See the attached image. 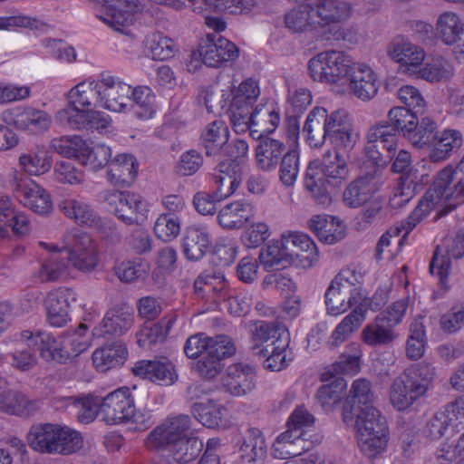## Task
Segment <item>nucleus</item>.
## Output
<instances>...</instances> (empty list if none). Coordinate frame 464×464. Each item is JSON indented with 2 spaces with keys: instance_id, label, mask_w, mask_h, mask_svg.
<instances>
[{
  "instance_id": "9d476101",
  "label": "nucleus",
  "mask_w": 464,
  "mask_h": 464,
  "mask_svg": "<svg viewBox=\"0 0 464 464\" xmlns=\"http://www.w3.org/2000/svg\"><path fill=\"white\" fill-rule=\"evenodd\" d=\"M111 211L127 225L141 223L148 212V204L139 194L130 191H117L106 197Z\"/></svg>"
},
{
  "instance_id": "5fc2aeb1",
  "label": "nucleus",
  "mask_w": 464,
  "mask_h": 464,
  "mask_svg": "<svg viewBox=\"0 0 464 464\" xmlns=\"http://www.w3.org/2000/svg\"><path fill=\"white\" fill-rule=\"evenodd\" d=\"M382 318L375 317L362 331V339L364 343L372 347H380L391 344L397 337L395 330L391 329L382 323Z\"/></svg>"
},
{
  "instance_id": "a211bd4d",
  "label": "nucleus",
  "mask_w": 464,
  "mask_h": 464,
  "mask_svg": "<svg viewBox=\"0 0 464 464\" xmlns=\"http://www.w3.org/2000/svg\"><path fill=\"white\" fill-rule=\"evenodd\" d=\"M290 343V334L288 331H283L278 340H274L263 347L258 344H252L251 350L254 354L266 357L264 361L265 368L273 372H278L285 369L289 362L293 360L292 353L287 351Z\"/></svg>"
},
{
  "instance_id": "7ed1b4c3",
  "label": "nucleus",
  "mask_w": 464,
  "mask_h": 464,
  "mask_svg": "<svg viewBox=\"0 0 464 464\" xmlns=\"http://www.w3.org/2000/svg\"><path fill=\"white\" fill-rule=\"evenodd\" d=\"M298 7L285 16L286 27L293 33H302L330 23L343 22L351 14V5L342 0H300Z\"/></svg>"
},
{
  "instance_id": "4d7b16f0",
  "label": "nucleus",
  "mask_w": 464,
  "mask_h": 464,
  "mask_svg": "<svg viewBox=\"0 0 464 464\" xmlns=\"http://www.w3.org/2000/svg\"><path fill=\"white\" fill-rule=\"evenodd\" d=\"M226 409L217 404L213 400L207 402H195L191 407V413L203 426L216 429L224 426L223 413Z\"/></svg>"
},
{
  "instance_id": "f03ea898",
  "label": "nucleus",
  "mask_w": 464,
  "mask_h": 464,
  "mask_svg": "<svg viewBox=\"0 0 464 464\" xmlns=\"http://www.w3.org/2000/svg\"><path fill=\"white\" fill-rule=\"evenodd\" d=\"M97 82H81L68 92V105L58 111L57 120L72 129L106 128L108 120L92 108L100 107Z\"/></svg>"
},
{
  "instance_id": "cd10ccee",
  "label": "nucleus",
  "mask_w": 464,
  "mask_h": 464,
  "mask_svg": "<svg viewBox=\"0 0 464 464\" xmlns=\"http://www.w3.org/2000/svg\"><path fill=\"white\" fill-rule=\"evenodd\" d=\"M374 393L372 384L365 379H358L353 382L350 395L343 407V420L346 424L353 423L354 413L364 411L366 407L374 408Z\"/></svg>"
},
{
  "instance_id": "20e7f679",
  "label": "nucleus",
  "mask_w": 464,
  "mask_h": 464,
  "mask_svg": "<svg viewBox=\"0 0 464 464\" xmlns=\"http://www.w3.org/2000/svg\"><path fill=\"white\" fill-rule=\"evenodd\" d=\"M30 447L37 452L69 455L82 448L80 432L60 424L40 423L31 427L27 434Z\"/></svg>"
},
{
  "instance_id": "393cba45",
  "label": "nucleus",
  "mask_w": 464,
  "mask_h": 464,
  "mask_svg": "<svg viewBox=\"0 0 464 464\" xmlns=\"http://www.w3.org/2000/svg\"><path fill=\"white\" fill-rule=\"evenodd\" d=\"M132 372L144 380L165 386L173 384L178 379L174 365L167 359L139 361Z\"/></svg>"
},
{
  "instance_id": "37998d69",
  "label": "nucleus",
  "mask_w": 464,
  "mask_h": 464,
  "mask_svg": "<svg viewBox=\"0 0 464 464\" xmlns=\"http://www.w3.org/2000/svg\"><path fill=\"white\" fill-rule=\"evenodd\" d=\"M127 353V348L124 343L118 341L96 349L92 358L98 371L107 372L122 364Z\"/></svg>"
},
{
  "instance_id": "7c9ffc66",
  "label": "nucleus",
  "mask_w": 464,
  "mask_h": 464,
  "mask_svg": "<svg viewBox=\"0 0 464 464\" xmlns=\"http://www.w3.org/2000/svg\"><path fill=\"white\" fill-rule=\"evenodd\" d=\"M350 90L358 99L367 102L374 98L380 87L376 73L365 64H357L350 76Z\"/></svg>"
},
{
  "instance_id": "bb28decb",
  "label": "nucleus",
  "mask_w": 464,
  "mask_h": 464,
  "mask_svg": "<svg viewBox=\"0 0 464 464\" xmlns=\"http://www.w3.org/2000/svg\"><path fill=\"white\" fill-rule=\"evenodd\" d=\"M448 203V206L450 209H453L450 203H453L451 199L446 195L439 193V191H433V184L420 200L418 206L411 213V215L407 218L405 221L401 223V227H397L394 228L395 235L399 236L401 230H404L405 233L402 236V239H404L408 234L425 218L432 208L440 204Z\"/></svg>"
},
{
  "instance_id": "b1692460",
  "label": "nucleus",
  "mask_w": 464,
  "mask_h": 464,
  "mask_svg": "<svg viewBox=\"0 0 464 464\" xmlns=\"http://www.w3.org/2000/svg\"><path fill=\"white\" fill-rule=\"evenodd\" d=\"M242 464H264L267 445L263 432L254 427L247 428L237 441Z\"/></svg>"
},
{
  "instance_id": "ea45409f",
  "label": "nucleus",
  "mask_w": 464,
  "mask_h": 464,
  "mask_svg": "<svg viewBox=\"0 0 464 464\" xmlns=\"http://www.w3.org/2000/svg\"><path fill=\"white\" fill-rule=\"evenodd\" d=\"M439 39L446 45H460L464 35V22L453 12L441 14L436 24Z\"/></svg>"
},
{
  "instance_id": "79ce46f5",
  "label": "nucleus",
  "mask_w": 464,
  "mask_h": 464,
  "mask_svg": "<svg viewBox=\"0 0 464 464\" xmlns=\"http://www.w3.org/2000/svg\"><path fill=\"white\" fill-rule=\"evenodd\" d=\"M365 313L366 309L360 304L346 315L326 341L328 348L333 350L344 343L348 336L361 326L365 319Z\"/></svg>"
},
{
  "instance_id": "de8ad7c7",
  "label": "nucleus",
  "mask_w": 464,
  "mask_h": 464,
  "mask_svg": "<svg viewBox=\"0 0 464 464\" xmlns=\"http://www.w3.org/2000/svg\"><path fill=\"white\" fill-rule=\"evenodd\" d=\"M462 134L457 130H445L437 135L436 140L431 144L432 148L429 157L432 162L442 161L451 156L462 145Z\"/></svg>"
},
{
  "instance_id": "39448f33",
  "label": "nucleus",
  "mask_w": 464,
  "mask_h": 464,
  "mask_svg": "<svg viewBox=\"0 0 464 464\" xmlns=\"http://www.w3.org/2000/svg\"><path fill=\"white\" fill-rule=\"evenodd\" d=\"M358 433V444L369 458L383 453L390 439V430L385 416L377 408L366 407L354 413L353 423Z\"/></svg>"
},
{
  "instance_id": "8fccbe9b",
  "label": "nucleus",
  "mask_w": 464,
  "mask_h": 464,
  "mask_svg": "<svg viewBox=\"0 0 464 464\" xmlns=\"http://www.w3.org/2000/svg\"><path fill=\"white\" fill-rule=\"evenodd\" d=\"M285 236L283 235L281 240L275 241L260 250L259 261L266 270H280L292 266L288 250L285 249Z\"/></svg>"
},
{
  "instance_id": "c9c22d12",
  "label": "nucleus",
  "mask_w": 464,
  "mask_h": 464,
  "mask_svg": "<svg viewBox=\"0 0 464 464\" xmlns=\"http://www.w3.org/2000/svg\"><path fill=\"white\" fill-rule=\"evenodd\" d=\"M228 140L227 125L221 120H216L205 127L200 136V144L207 157H220Z\"/></svg>"
},
{
  "instance_id": "6ab92c4d",
  "label": "nucleus",
  "mask_w": 464,
  "mask_h": 464,
  "mask_svg": "<svg viewBox=\"0 0 464 464\" xmlns=\"http://www.w3.org/2000/svg\"><path fill=\"white\" fill-rule=\"evenodd\" d=\"M76 293L68 287H59L48 293L44 304L49 324L63 327L70 320L71 304L76 301Z\"/></svg>"
},
{
  "instance_id": "49530a36",
  "label": "nucleus",
  "mask_w": 464,
  "mask_h": 464,
  "mask_svg": "<svg viewBox=\"0 0 464 464\" xmlns=\"http://www.w3.org/2000/svg\"><path fill=\"white\" fill-rule=\"evenodd\" d=\"M328 111L323 107H314L308 114L304 130L307 132V141L312 147H320L327 140Z\"/></svg>"
},
{
  "instance_id": "f3484780",
  "label": "nucleus",
  "mask_w": 464,
  "mask_h": 464,
  "mask_svg": "<svg viewBox=\"0 0 464 464\" xmlns=\"http://www.w3.org/2000/svg\"><path fill=\"white\" fill-rule=\"evenodd\" d=\"M21 338L29 348L36 347L44 361L58 363L68 362L67 346L64 347L63 338L58 341L53 334L41 331H23Z\"/></svg>"
},
{
  "instance_id": "72a5a7b5",
  "label": "nucleus",
  "mask_w": 464,
  "mask_h": 464,
  "mask_svg": "<svg viewBox=\"0 0 464 464\" xmlns=\"http://www.w3.org/2000/svg\"><path fill=\"white\" fill-rule=\"evenodd\" d=\"M213 179L217 185L218 198L223 200L231 196L241 183L240 165L233 161H220L215 168Z\"/></svg>"
},
{
  "instance_id": "69168bd1",
  "label": "nucleus",
  "mask_w": 464,
  "mask_h": 464,
  "mask_svg": "<svg viewBox=\"0 0 464 464\" xmlns=\"http://www.w3.org/2000/svg\"><path fill=\"white\" fill-rule=\"evenodd\" d=\"M300 170V155L296 149L286 151L279 166V180L285 188H291L297 180Z\"/></svg>"
},
{
  "instance_id": "864d4df0",
  "label": "nucleus",
  "mask_w": 464,
  "mask_h": 464,
  "mask_svg": "<svg viewBox=\"0 0 464 464\" xmlns=\"http://www.w3.org/2000/svg\"><path fill=\"white\" fill-rule=\"evenodd\" d=\"M51 121V117L46 111L34 108L19 110L14 117V124L16 128L32 132L46 130L50 127Z\"/></svg>"
},
{
  "instance_id": "aec40b11",
  "label": "nucleus",
  "mask_w": 464,
  "mask_h": 464,
  "mask_svg": "<svg viewBox=\"0 0 464 464\" xmlns=\"http://www.w3.org/2000/svg\"><path fill=\"white\" fill-rule=\"evenodd\" d=\"M327 140L338 150H350L356 142L353 133L351 119L343 109L328 112L327 117Z\"/></svg>"
},
{
  "instance_id": "e2e57ef3",
  "label": "nucleus",
  "mask_w": 464,
  "mask_h": 464,
  "mask_svg": "<svg viewBox=\"0 0 464 464\" xmlns=\"http://www.w3.org/2000/svg\"><path fill=\"white\" fill-rule=\"evenodd\" d=\"M284 330L288 331L285 325L278 322L257 321L250 330L252 343L263 347L278 340Z\"/></svg>"
},
{
  "instance_id": "0e129e2a",
  "label": "nucleus",
  "mask_w": 464,
  "mask_h": 464,
  "mask_svg": "<svg viewBox=\"0 0 464 464\" xmlns=\"http://www.w3.org/2000/svg\"><path fill=\"white\" fill-rule=\"evenodd\" d=\"M19 163L22 168L30 175H41L47 172L53 163L52 157L44 150L29 151L19 157Z\"/></svg>"
},
{
  "instance_id": "0eeeda50",
  "label": "nucleus",
  "mask_w": 464,
  "mask_h": 464,
  "mask_svg": "<svg viewBox=\"0 0 464 464\" xmlns=\"http://www.w3.org/2000/svg\"><path fill=\"white\" fill-rule=\"evenodd\" d=\"M254 103L246 96L237 93L233 96L227 110L230 111L234 126L237 128L243 124L251 129L253 126L268 122L270 126H267L263 132L272 133L279 124V113L274 108L263 104L253 109Z\"/></svg>"
},
{
  "instance_id": "5701e85b",
  "label": "nucleus",
  "mask_w": 464,
  "mask_h": 464,
  "mask_svg": "<svg viewBox=\"0 0 464 464\" xmlns=\"http://www.w3.org/2000/svg\"><path fill=\"white\" fill-rule=\"evenodd\" d=\"M285 249L288 250L291 265L311 267L318 260L319 253L314 240L304 233H292L285 237Z\"/></svg>"
},
{
  "instance_id": "bf43d9fd",
  "label": "nucleus",
  "mask_w": 464,
  "mask_h": 464,
  "mask_svg": "<svg viewBox=\"0 0 464 464\" xmlns=\"http://www.w3.org/2000/svg\"><path fill=\"white\" fill-rule=\"evenodd\" d=\"M418 114L405 107H393L389 111L388 120L385 121L393 129L398 137L401 135L407 139L411 130L417 126Z\"/></svg>"
},
{
  "instance_id": "13d9d810",
  "label": "nucleus",
  "mask_w": 464,
  "mask_h": 464,
  "mask_svg": "<svg viewBox=\"0 0 464 464\" xmlns=\"http://www.w3.org/2000/svg\"><path fill=\"white\" fill-rule=\"evenodd\" d=\"M101 396L90 394L85 397L70 396L64 399L65 405L77 411L82 423H90L100 415Z\"/></svg>"
},
{
  "instance_id": "a18cd8bd",
  "label": "nucleus",
  "mask_w": 464,
  "mask_h": 464,
  "mask_svg": "<svg viewBox=\"0 0 464 464\" xmlns=\"http://www.w3.org/2000/svg\"><path fill=\"white\" fill-rule=\"evenodd\" d=\"M388 52L392 60L406 67V71L420 66L425 56L420 47L403 39L392 43Z\"/></svg>"
},
{
  "instance_id": "052dcab7",
  "label": "nucleus",
  "mask_w": 464,
  "mask_h": 464,
  "mask_svg": "<svg viewBox=\"0 0 464 464\" xmlns=\"http://www.w3.org/2000/svg\"><path fill=\"white\" fill-rule=\"evenodd\" d=\"M437 139V123L430 117L417 116V126L408 134L407 140L416 148L431 147Z\"/></svg>"
},
{
  "instance_id": "774afa93",
  "label": "nucleus",
  "mask_w": 464,
  "mask_h": 464,
  "mask_svg": "<svg viewBox=\"0 0 464 464\" xmlns=\"http://www.w3.org/2000/svg\"><path fill=\"white\" fill-rule=\"evenodd\" d=\"M87 330V325L81 324L77 329L67 331L63 334L64 347L67 346L68 362L89 348L91 339L86 335Z\"/></svg>"
},
{
  "instance_id": "4c0bfd02",
  "label": "nucleus",
  "mask_w": 464,
  "mask_h": 464,
  "mask_svg": "<svg viewBox=\"0 0 464 464\" xmlns=\"http://www.w3.org/2000/svg\"><path fill=\"white\" fill-rule=\"evenodd\" d=\"M59 209L69 218L81 226L99 228L102 226L101 218L95 210L86 202L74 198L62 200Z\"/></svg>"
},
{
  "instance_id": "f704fd0d",
  "label": "nucleus",
  "mask_w": 464,
  "mask_h": 464,
  "mask_svg": "<svg viewBox=\"0 0 464 464\" xmlns=\"http://www.w3.org/2000/svg\"><path fill=\"white\" fill-rule=\"evenodd\" d=\"M422 388L411 383L402 372L394 379L390 389V401L398 411L410 408L419 398L423 396Z\"/></svg>"
},
{
  "instance_id": "473e14b6",
  "label": "nucleus",
  "mask_w": 464,
  "mask_h": 464,
  "mask_svg": "<svg viewBox=\"0 0 464 464\" xmlns=\"http://www.w3.org/2000/svg\"><path fill=\"white\" fill-rule=\"evenodd\" d=\"M211 244L208 228L204 226H189L182 238V250L189 261H198L207 254Z\"/></svg>"
},
{
  "instance_id": "58836bf2",
  "label": "nucleus",
  "mask_w": 464,
  "mask_h": 464,
  "mask_svg": "<svg viewBox=\"0 0 464 464\" xmlns=\"http://www.w3.org/2000/svg\"><path fill=\"white\" fill-rule=\"evenodd\" d=\"M397 141L398 136L393 129L385 121H381L368 130L367 142L364 147L365 154L367 158L378 159L381 154L374 150L378 145H382L388 150L391 149L396 150Z\"/></svg>"
},
{
  "instance_id": "c03bdc74",
  "label": "nucleus",
  "mask_w": 464,
  "mask_h": 464,
  "mask_svg": "<svg viewBox=\"0 0 464 464\" xmlns=\"http://www.w3.org/2000/svg\"><path fill=\"white\" fill-rule=\"evenodd\" d=\"M0 410L10 415L28 417L37 410V402L20 392L5 390L0 392Z\"/></svg>"
},
{
  "instance_id": "dca6fc26",
  "label": "nucleus",
  "mask_w": 464,
  "mask_h": 464,
  "mask_svg": "<svg viewBox=\"0 0 464 464\" xmlns=\"http://www.w3.org/2000/svg\"><path fill=\"white\" fill-rule=\"evenodd\" d=\"M15 198L24 206L40 215H47L53 209L50 194L37 183L28 179H15L12 184Z\"/></svg>"
},
{
  "instance_id": "680f3d73",
  "label": "nucleus",
  "mask_w": 464,
  "mask_h": 464,
  "mask_svg": "<svg viewBox=\"0 0 464 464\" xmlns=\"http://www.w3.org/2000/svg\"><path fill=\"white\" fill-rule=\"evenodd\" d=\"M4 216L5 224H8L13 234L22 237L29 233V219L24 214L16 212L7 196L0 195V215Z\"/></svg>"
},
{
  "instance_id": "c756f323",
  "label": "nucleus",
  "mask_w": 464,
  "mask_h": 464,
  "mask_svg": "<svg viewBox=\"0 0 464 464\" xmlns=\"http://www.w3.org/2000/svg\"><path fill=\"white\" fill-rule=\"evenodd\" d=\"M258 138L259 142L256 147V166L264 172H272L277 168L285 153V144L264 134H260Z\"/></svg>"
},
{
  "instance_id": "09e8293b",
  "label": "nucleus",
  "mask_w": 464,
  "mask_h": 464,
  "mask_svg": "<svg viewBox=\"0 0 464 464\" xmlns=\"http://www.w3.org/2000/svg\"><path fill=\"white\" fill-rule=\"evenodd\" d=\"M155 93L148 86L131 87L130 104L127 111H132L140 120H148L156 112Z\"/></svg>"
},
{
  "instance_id": "6e6d98bb",
  "label": "nucleus",
  "mask_w": 464,
  "mask_h": 464,
  "mask_svg": "<svg viewBox=\"0 0 464 464\" xmlns=\"http://www.w3.org/2000/svg\"><path fill=\"white\" fill-rule=\"evenodd\" d=\"M78 161L92 171H98L108 166L111 160V150L109 146L99 143L90 147L84 140Z\"/></svg>"
},
{
  "instance_id": "2eb2a0df",
  "label": "nucleus",
  "mask_w": 464,
  "mask_h": 464,
  "mask_svg": "<svg viewBox=\"0 0 464 464\" xmlns=\"http://www.w3.org/2000/svg\"><path fill=\"white\" fill-rule=\"evenodd\" d=\"M236 353V346L232 339L227 335H218L216 344L210 345L209 351L197 362V370L200 376L213 379L224 368L223 360Z\"/></svg>"
},
{
  "instance_id": "a19ab883",
  "label": "nucleus",
  "mask_w": 464,
  "mask_h": 464,
  "mask_svg": "<svg viewBox=\"0 0 464 464\" xmlns=\"http://www.w3.org/2000/svg\"><path fill=\"white\" fill-rule=\"evenodd\" d=\"M325 186L338 187L348 176V166L345 159L338 150L327 151L321 162Z\"/></svg>"
},
{
  "instance_id": "423d86ee",
  "label": "nucleus",
  "mask_w": 464,
  "mask_h": 464,
  "mask_svg": "<svg viewBox=\"0 0 464 464\" xmlns=\"http://www.w3.org/2000/svg\"><path fill=\"white\" fill-rule=\"evenodd\" d=\"M357 64L344 52L329 50L310 59L308 71L314 81L335 83L351 72Z\"/></svg>"
},
{
  "instance_id": "a878e982",
  "label": "nucleus",
  "mask_w": 464,
  "mask_h": 464,
  "mask_svg": "<svg viewBox=\"0 0 464 464\" xmlns=\"http://www.w3.org/2000/svg\"><path fill=\"white\" fill-rule=\"evenodd\" d=\"M256 370L253 365L238 362L230 365L223 379V385L233 396H244L256 386Z\"/></svg>"
},
{
  "instance_id": "4468645a",
  "label": "nucleus",
  "mask_w": 464,
  "mask_h": 464,
  "mask_svg": "<svg viewBox=\"0 0 464 464\" xmlns=\"http://www.w3.org/2000/svg\"><path fill=\"white\" fill-rule=\"evenodd\" d=\"M446 194L453 203L452 208L464 202V157L459 164L453 168L448 165L438 172L433 180V191Z\"/></svg>"
},
{
  "instance_id": "412c9836",
  "label": "nucleus",
  "mask_w": 464,
  "mask_h": 464,
  "mask_svg": "<svg viewBox=\"0 0 464 464\" xmlns=\"http://www.w3.org/2000/svg\"><path fill=\"white\" fill-rule=\"evenodd\" d=\"M208 36L207 42L198 49L201 62L208 67H219L228 62H234L239 54V49L235 44L218 36L215 39Z\"/></svg>"
},
{
  "instance_id": "e433bc0d",
  "label": "nucleus",
  "mask_w": 464,
  "mask_h": 464,
  "mask_svg": "<svg viewBox=\"0 0 464 464\" xmlns=\"http://www.w3.org/2000/svg\"><path fill=\"white\" fill-rule=\"evenodd\" d=\"M253 205L246 199L233 201L218 212V224L226 229L241 228L254 216Z\"/></svg>"
},
{
  "instance_id": "603ef678",
  "label": "nucleus",
  "mask_w": 464,
  "mask_h": 464,
  "mask_svg": "<svg viewBox=\"0 0 464 464\" xmlns=\"http://www.w3.org/2000/svg\"><path fill=\"white\" fill-rule=\"evenodd\" d=\"M324 297L327 314L331 315L341 314L359 302H350L351 292L347 286L340 283L334 284V280L328 286Z\"/></svg>"
},
{
  "instance_id": "2f4dec72",
  "label": "nucleus",
  "mask_w": 464,
  "mask_h": 464,
  "mask_svg": "<svg viewBox=\"0 0 464 464\" xmlns=\"http://www.w3.org/2000/svg\"><path fill=\"white\" fill-rule=\"evenodd\" d=\"M132 324V307L127 303L121 302L108 310L100 326L103 334L121 336L126 334Z\"/></svg>"
},
{
  "instance_id": "f8f14e48",
  "label": "nucleus",
  "mask_w": 464,
  "mask_h": 464,
  "mask_svg": "<svg viewBox=\"0 0 464 464\" xmlns=\"http://www.w3.org/2000/svg\"><path fill=\"white\" fill-rule=\"evenodd\" d=\"M100 107L114 112L126 111L130 104L131 86L106 72L98 80Z\"/></svg>"
},
{
  "instance_id": "c85d7f7f",
  "label": "nucleus",
  "mask_w": 464,
  "mask_h": 464,
  "mask_svg": "<svg viewBox=\"0 0 464 464\" xmlns=\"http://www.w3.org/2000/svg\"><path fill=\"white\" fill-rule=\"evenodd\" d=\"M139 163L132 154L121 153L111 160L107 171L108 181L116 188L131 186L138 173Z\"/></svg>"
},
{
  "instance_id": "4be33fe9",
  "label": "nucleus",
  "mask_w": 464,
  "mask_h": 464,
  "mask_svg": "<svg viewBox=\"0 0 464 464\" xmlns=\"http://www.w3.org/2000/svg\"><path fill=\"white\" fill-rule=\"evenodd\" d=\"M104 12L97 17L115 31L130 25L134 14L139 11L138 2L135 0H102Z\"/></svg>"
},
{
  "instance_id": "1a4fd4ad",
  "label": "nucleus",
  "mask_w": 464,
  "mask_h": 464,
  "mask_svg": "<svg viewBox=\"0 0 464 464\" xmlns=\"http://www.w3.org/2000/svg\"><path fill=\"white\" fill-rule=\"evenodd\" d=\"M464 256V234L458 233L438 246L430 264V271L439 279L441 286L450 288L449 275L451 269V258L460 259Z\"/></svg>"
},
{
  "instance_id": "ddd939ff",
  "label": "nucleus",
  "mask_w": 464,
  "mask_h": 464,
  "mask_svg": "<svg viewBox=\"0 0 464 464\" xmlns=\"http://www.w3.org/2000/svg\"><path fill=\"white\" fill-rule=\"evenodd\" d=\"M383 177L382 171L375 168L359 176L346 187L343 193V200L345 206L353 208H359L378 192L382 184Z\"/></svg>"
},
{
  "instance_id": "9b49d317",
  "label": "nucleus",
  "mask_w": 464,
  "mask_h": 464,
  "mask_svg": "<svg viewBox=\"0 0 464 464\" xmlns=\"http://www.w3.org/2000/svg\"><path fill=\"white\" fill-rule=\"evenodd\" d=\"M100 415L107 424L115 425L130 421L134 398L128 387H121L101 396Z\"/></svg>"
},
{
  "instance_id": "3c124183",
  "label": "nucleus",
  "mask_w": 464,
  "mask_h": 464,
  "mask_svg": "<svg viewBox=\"0 0 464 464\" xmlns=\"http://www.w3.org/2000/svg\"><path fill=\"white\" fill-rule=\"evenodd\" d=\"M318 161H311L306 169L304 176V187L311 193L317 204L326 207L331 204V193L325 186L323 174L319 176Z\"/></svg>"
},
{
  "instance_id": "6e6552de",
  "label": "nucleus",
  "mask_w": 464,
  "mask_h": 464,
  "mask_svg": "<svg viewBox=\"0 0 464 464\" xmlns=\"http://www.w3.org/2000/svg\"><path fill=\"white\" fill-rule=\"evenodd\" d=\"M63 248L67 259L78 270L89 272L95 268L98 262L96 246L87 233L78 229L67 233Z\"/></svg>"
},
{
  "instance_id": "338daca9",
  "label": "nucleus",
  "mask_w": 464,
  "mask_h": 464,
  "mask_svg": "<svg viewBox=\"0 0 464 464\" xmlns=\"http://www.w3.org/2000/svg\"><path fill=\"white\" fill-rule=\"evenodd\" d=\"M403 372L411 383L421 386L423 395L426 394L437 375L433 364L425 361L411 365Z\"/></svg>"
},
{
  "instance_id": "f257e3e1",
  "label": "nucleus",
  "mask_w": 464,
  "mask_h": 464,
  "mask_svg": "<svg viewBox=\"0 0 464 464\" xmlns=\"http://www.w3.org/2000/svg\"><path fill=\"white\" fill-rule=\"evenodd\" d=\"M189 430L188 415L168 418L150 431L148 440L156 449L166 451L169 463L188 464L197 459L203 448L201 440L188 435Z\"/></svg>"
}]
</instances>
